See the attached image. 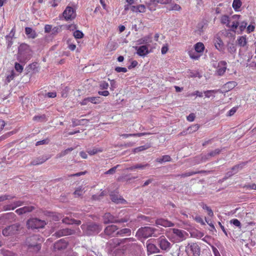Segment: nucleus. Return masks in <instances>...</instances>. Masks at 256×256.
Instances as JSON below:
<instances>
[{
    "instance_id": "f257e3e1",
    "label": "nucleus",
    "mask_w": 256,
    "mask_h": 256,
    "mask_svg": "<svg viewBox=\"0 0 256 256\" xmlns=\"http://www.w3.org/2000/svg\"><path fill=\"white\" fill-rule=\"evenodd\" d=\"M81 228L85 234L90 236L98 233L102 229V226L96 223L91 222L82 225Z\"/></svg>"
},
{
    "instance_id": "f03ea898",
    "label": "nucleus",
    "mask_w": 256,
    "mask_h": 256,
    "mask_svg": "<svg viewBox=\"0 0 256 256\" xmlns=\"http://www.w3.org/2000/svg\"><path fill=\"white\" fill-rule=\"evenodd\" d=\"M46 224L44 220L37 218H32L27 220L26 226L28 229L35 230L44 228Z\"/></svg>"
},
{
    "instance_id": "7ed1b4c3",
    "label": "nucleus",
    "mask_w": 256,
    "mask_h": 256,
    "mask_svg": "<svg viewBox=\"0 0 256 256\" xmlns=\"http://www.w3.org/2000/svg\"><path fill=\"white\" fill-rule=\"evenodd\" d=\"M31 50L30 46L26 44H22L18 47V57L24 60H28L30 58Z\"/></svg>"
},
{
    "instance_id": "20e7f679",
    "label": "nucleus",
    "mask_w": 256,
    "mask_h": 256,
    "mask_svg": "<svg viewBox=\"0 0 256 256\" xmlns=\"http://www.w3.org/2000/svg\"><path fill=\"white\" fill-rule=\"evenodd\" d=\"M154 228L150 227L142 228L138 229L136 236L138 238H147L154 236Z\"/></svg>"
},
{
    "instance_id": "39448f33",
    "label": "nucleus",
    "mask_w": 256,
    "mask_h": 256,
    "mask_svg": "<svg viewBox=\"0 0 256 256\" xmlns=\"http://www.w3.org/2000/svg\"><path fill=\"white\" fill-rule=\"evenodd\" d=\"M20 226V224H15L8 226L3 230L2 234L6 236L16 234L19 230Z\"/></svg>"
},
{
    "instance_id": "423d86ee",
    "label": "nucleus",
    "mask_w": 256,
    "mask_h": 256,
    "mask_svg": "<svg viewBox=\"0 0 256 256\" xmlns=\"http://www.w3.org/2000/svg\"><path fill=\"white\" fill-rule=\"evenodd\" d=\"M103 220L104 222L106 224L114 222H127V219L124 218L118 220L110 213L105 214L103 216Z\"/></svg>"
},
{
    "instance_id": "0eeeda50",
    "label": "nucleus",
    "mask_w": 256,
    "mask_h": 256,
    "mask_svg": "<svg viewBox=\"0 0 256 256\" xmlns=\"http://www.w3.org/2000/svg\"><path fill=\"white\" fill-rule=\"evenodd\" d=\"M62 15L66 20H72L76 18V12L72 8L67 6L63 12Z\"/></svg>"
},
{
    "instance_id": "6e6552de",
    "label": "nucleus",
    "mask_w": 256,
    "mask_h": 256,
    "mask_svg": "<svg viewBox=\"0 0 256 256\" xmlns=\"http://www.w3.org/2000/svg\"><path fill=\"white\" fill-rule=\"evenodd\" d=\"M117 230V226L115 225H110L107 226L104 230V234L106 236L104 238L108 239L110 236L118 235V234H116Z\"/></svg>"
},
{
    "instance_id": "1a4fd4ad",
    "label": "nucleus",
    "mask_w": 256,
    "mask_h": 256,
    "mask_svg": "<svg viewBox=\"0 0 256 256\" xmlns=\"http://www.w3.org/2000/svg\"><path fill=\"white\" fill-rule=\"evenodd\" d=\"M170 2V0H150L147 4V6L150 10L154 11L156 10L158 4H168Z\"/></svg>"
},
{
    "instance_id": "9d476101",
    "label": "nucleus",
    "mask_w": 256,
    "mask_h": 256,
    "mask_svg": "<svg viewBox=\"0 0 256 256\" xmlns=\"http://www.w3.org/2000/svg\"><path fill=\"white\" fill-rule=\"evenodd\" d=\"M240 18V15L234 14L230 18V22L228 28H230L232 31L235 32L240 24L239 20Z\"/></svg>"
},
{
    "instance_id": "9b49d317",
    "label": "nucleus",
    "mask_w": 256,
    "mask_h": 256,
    "mask_svg": "<svg viewBox=\"0 0 256 256\" xmlns=\"http://www.w3.org/2000/svg\"><path fill=\"white\" fill-rule=\"evenodd\" d=\"M24 204V202L20 200L14 201L12 202L4 205L3 206V210H14L17 207L22 206Z\"/></svg>"
},
{
    "instance_id": "f8f14e48",
    "label": "nucleus",
    "mask_w": 256,
    "mask_h": 256,
    "mask_svg": "<svg viewBox=\"0 0 256 256\" xmlns=\"http://www.w3.org/2000/svg\"><path fill=\"white\" fill-rule=\"evenodd\" d=\"M136 54L140 56H145L150 52L148 50V45H143L139 47H136Z\"/></svg>"
},
{
    "instance_id": "ddd939ff",
    "label": "nucleus",
    "mask_w": 256,
    "mask_h": 256,
    "mask_svg": "<svg viewBox=\"0 0 256 256\" xmlns=\"http://www.w3.org/2000/svg\"><path fill=\"white\" fill-rule=\"evenodd\" d=\"M75 232V231L73 230L64 228L56 232L55 234L56 235V237L60 238L63 236L72 235L74 234Z\"/></svg>"
},
{
    "instance_id": "4468645a",
    "label": "nucleus",
    "mask_w": 256,
    "mask_h": 256,
    "mask_svg": "<svg viewBox=\"0 0 256 256\" xmlns=\"http://www.w3.org/2000/svg\"><path fill=\"white\" fill-rule=\"evenodd\" d=\"M156 224L157 226H162L164 227H171L174 226V223L168 220L159 218L156 220Z\"/></svg>"
},
{
    "instance_id": "2eb2a0df",
    "label": "nucleus",
    "mask_w": 256,
    "mask_h": 256,
    "mask_svg": "<svg viewBox=\"0 0 256 256\" xmlns=\"http://www.w3.org/2000/svg\"><path fill=\"white\" fill-rule=\"evenodd\" d=\"M34 209L35 208L33 206H26L17 209L16 210V212L19 215H21L27 212H30Z\"/></svg>"
},
{
    "instance_id": "dca6fc26",
    "label": "nucleus",
    "mask_w": 256,
    "mask_h": 256,
    "mask_svg": "<svg viewBox=\"0 0 256 256\" xmlns=\"http://www.w3.org/2000/svg\"><path fill=\"white\" fill-rule=\"evenodd\" d=\"M226 62L224 61H220L218 62V68L216 72L218 75L222 76L226 72Z\"/></svg>"
},
{
    "instance_id": "f3484780",
    "label": "nucleus",
    "mask_w": 256,
    "mask_h": 256,
    "mask_svg": "<svg viewBox=\"0 0 256 256\" xmlns=\"http://www.w3.org/2000/svg\"><path fill=\"white\" fill-rule=\"evenodd\" d=\"M15 30L13 28L10 32L8 35L6 36L8 48H10L13 44V38L15 34Z\"/></svg>"
},
{
    "instance_id": "a211bd4d",
    "label": "nucleus",
    "mask_w": 256,
    "mask_h": 256,
    "mask_svg": "<svg viewBox=\"0 0 256 256\" xmlns=\"http://www.w3.org/2000/svg\"><path fill=\"white\" fill-rule=\"evenodd\" d=\"M68 246L66 241H56L54 246V248L56 250H62L65 249Z\"/></svg>"
},
{
    "instance_id": "6ab92c4d",
    "label": "nucleus",
    "mask_w": 256,
    "mask_h": 256,
    "mask_svg": "<svg viewBox=\"0 0 256 256\" xmlns=\"http://www.w3.org/2000/svg\"><path fill=\"white\" fill-rule=\"evenodd\" d=\"M63 223L67 224H73L80 225L81 224V221L80 220H76L74 218H70L68 217L64 218L62 220Z\"/></svg>"
},
{
    "instance_id": "aec40b11",
    "label": "nucleus",
    "mask_w": 256,
    "mask_h": 256,
    "mask_svg": "<svg viewBox=\"0 0 256 256\" xmlns=\"http://www.w3.org/2000/svg\"><path fill=\"white\" fill-rule=\"evenodd\" d=\"M152 42V37L151 35L149 34L148 36H146L138 40V43L139 44H146V45H148V43Z\"/></svg>"
},
{
    "instance_id": "412c9836",
    "label": "nucleus",
    "mask_w": 256,
    "mask_h": 256,
    "mask_svg": "<svg viewBox=\"0 0 256 256\" xmlns=\"http://www.w3.org/2000/svg\"><path fill=\"white\" fill-rule=\"evenodd\" d=\"M25 32L28 38H34L37 36V34L36 31L30 28H26Z\"/></svg>"
},
{
    "instance_id": "4be33fe9",
    "label": "nucleus",
    "mask_w": 256,
    "mask_h": 256,
    "mask_svg": "<svg viewBox=\"0 0 256 256\" xmlns=\"http://www.w3.org/2000/svg\"><path fill=\"white\" fill-rule=\"evenodd\" d=\"M192 252L194 256H199L200 254V248L196 243H193L190 246Z\"/></svg>"
},
{
    "instance_id": "5701e85b",
    "label": "nucleus",
    "mask_w": 256,
    "mask_h": 256,
    "mask_svg": "<svg viewBox=\"0 0 256 256\" xmlns=\"http://www.w3.org/2000/svg\"><path fill=\"white\" fill-rule=\"evenodd\" d=\"M214 46L219 51H222L224 49V43L220 38H216L214 40Z\"/></svg>"
},
{
    "instance_id": "b1692460",
    "label": "nucleus",
    "mask_w": 256,
    "mask_h": 256,
    "mask_svg": "<svg viewBox=\"0 0 256 256\" xmlns=\"http://www.w3.org/2000/svg\"><path fill=\"white\" fill-rule=\"evenodd\" d=\"M149 166V164H136L134 166H132L128 168L126 170H134V169H140V170H144L146 168Z\"/></svg>"
},
{
    "instance_id": "393cba45",
    "label": "nucleus",
    "mask_w": 256,
    "mask_h": 256,
    "mask_svg": "<svg viewBox=\"0 0 256 256\" xmlns=\"http://www.w3.org/2000/svg\"><path fill=\"white\" fill-rule=\"evenodd\" d=\"M110 198L112 202L116 204H124L126 202L124 199L116 195H110Z\"/></svg>"
},
{
    "instance_id": "a878e982",
    "label": "nucleus",
    "mask_w": 256,
    "mask_h": 256,
    "mask_svg": "<svg viewBox=\"0 0 256 256\" xmlns=\"http://www.w3.org/2000/svg\"><path fill=\"white\" fill-rule=\"evenodd\" d=\"M48 158L45 157H42L38 158L36 160H34L31 162L30 164L33 166L38 165L40 164H42L44 162H46Z\"/></svg>"
},
{
    "instance_id": "bb28decb",
    "label": "nucleus",
    "mask_w": 256,
    "mask_h": 256,
    "mask_svg": "<svg viewBox=\"0 0 256 256\" xmlns=\"http://www.w3.org/2000/svg\"><path fill=\"white\" fill-rule=\"evenodd\" d=\"M160 248L163 250H168L170 248V244L168 241H158Z\"/></svg>"
},
{
    "instance_id": "cd10ccee",
    "label": "nucleus",
    "mask_w": 256,
    "mask_h": 256,
    "mask_svg": "<svg viewBox=\"0 0 256 256\" xmlns=\"http://www.w3.org/2000/svg\"><path fill=\"white\" fill-rule=\"evenodd\" d=\"M147 250L148 252L151 254L158 252V248L154 244H147Z\"/></svg>"
},
{
    "instance_id": "c85d7f7f",
    "label": "nucleus",
    "mask_w": 256,
    "mask_h": 256,
    "mask_svg": "<svg viewBox=\"0 0 256 256\" xmlns=\"http://www.w3.org/2000/svg\"><path fill=\"white\" fill-rule=\"evenodd\" d=\"M194 49L196 52H202L204 49V44L202 42H198L194 46Z\"/></svg>"
},
{
    "instance_id": "c756f323",
    "label": "nucleus",
    "mask_w": 256,
    "mask_h": 256,
    "mask_svg": "<svg viewBox=\"0 0 256 256\" xmlns=\"http://www.w3.org/2000/svg\"><path fill=\"white\" fill-rule=\"evenodd\" d=\"M236 85L237 84L236 82L231 81L226 82L224 84V88L226 90H230L234 88Z\"/></svg>"
},
{
    "instance_id": "7c9ffc66",
    "label": "nucleus",
    "mask_w": 256,
    "mask_h": 256,
    "mask_svg": "<svg viewBox=\"0 0 256 256\" xmlns=\"http://www.w3.org/2000/svg\"><path fill=\"white\" fill-rule=\"evenodd\" d=\"M220 22L224 24H226L227 27L230 25V18L226 15L222 16L220 18Z\"/></svg>"
},
{
    "instance_id": "2f4dec72",
    "label": "nucleus",
    "mask_w": 256,
    "mask_h": 256,
    "mask_svg": "<svg viewBox=\"0 0 256 256\" xmlns=\"http://www.w3.org/2000/svg\"><path fill=\"white\" fill-rule=\"evenodd\" d=\"M171 158L168 155L163 156L162 158H158L156 160V162L159 163H162L164 162H167L171 161Z\"/></svg>"
},
{
    "instance_id": "473e14b6",
    "label": "nucleus",
    "mask_w": 256,
    "mask_h": 256,
    "mask_svg": "<svg viewBox=\"0 0 256 256\" xmlns=\"http://www.w3.org/2000/svg\"><path fill=\"white\" fill-rule=\"evenodd\" d=\"M242 5V2L240 0H234L232 4L233 8L236 11L238 10Z\"/></svg>"
},
{
    "instance_id": "72a5a7b5",
    "label": "nucleus",
    "mask_w": 256,
    "mask_h": 256,
    "mask_svg": "<svg viewBox=\"0 0 256 256\" xmlns=\"http://www.w3.org/2000/svg\"><path fill=\"white\" fill-rule=\"evenodd\" d=\"M148 133L142 132V133H138V134H122L120 135L121 136H122L124 138H127L129 136H142L146 134H148Z\"/></svg>"
},
{
    "instance_id": "f704fd0d",
    "label": "nucleus",
    "mask_w": 256,
    "mask_h": 256,
    "mask_svg": "<svg viewBox=\"0 0 256 256\" xmlns=\"http://www.w3.org/2000/svg\"><path fill=\"white\" fill-rule=\"evenodd\" d=\"M188 55L190 57L194 60H198L200 58V55L198 54L196 52L190 50L188 52Z\"/></svg>"
},
{
    "instance_id": "c9c22d12",
    "label": "nucleus",
    "mask_w": 256,
    "mask_h": 256,
    "mask_svg": "<svg viewBox=\"0 0 256 256\" xmlns=\"http://www.w3.org/2000/svg\"><path fill=\"white\" fill-rule=\"evenodd\" d=\"M201 206L203 209L206 210L208 212V214L210 216L212 217L214 216L213 211L209 206L204 203L201 204Z\"/></svg>"
},
{
    "instance_id": "e433bc0d",
    "label": "nucleus",
    "mask_w": 256,
    "mask_h": 256,
    "mask_svg": "<svg viewBox=\"0 0 256 256\" xmlns=\"http://www.w3.org/2000/svg\"><path fill=\"white\" fill-rule=\"evenodd\" d=\"M218 90H209L204 92V94H205V96L206 98H210L211 96L214 97V94L216 93Z\"/></svg>"
},
{
    "instance_id": "4c0bfd02",
    "label": "nucleus",
    "mask_w": 256,
    "mask_h": 256,
    "mask_svg": "<svg viewBox=\"0 0 256 256\" xmlns=\"http://www.w3.org/2000/svg\"><path fill=\"white\" fill-rule=\"evenodd\" d=\"M14 197V196H12L7 194L0 195V202H3L6 200H12Z\"/></svg>"
},
{
    "instance_id": "58836bf2",
    "label": "nucleus",
    "mask_w": 256,
    "mask_h": 256,
    "mask_svg": "<svg viewBox=\"0 0 256 256\" xmlns=\"http://www.w3.org/2000/svg\"><path fill=\"white\" fill-rule=\"evenodd\" d=\"M102 152V148H94L92 150H88V152L90 155H94L98 152Z\"/></svg>"
},
{
    "instance_id": "ea45409f",
    "label": "nucleus",
    "mask_w": 256,
    "mask_h": 256,
    "mask_svg": "<svg viewBox=\"0 0 256 256\" xmlns=\"http://www.w3.org/2000/svg\"><path fill=\"white\" fill-rule=\"evenodd\" d=\"M228 51L232 54L236 52V47L233 44H228L227 46Z\"/></svg>"
},
{
    "instance_id": "a19ab883",
    "label": "nucleus",
    "mask_w": 256,
    "mask_h": 256,
    "mask_svg": "<svg viewBox=\"0 0 256 256\" xmlns=\"http://www.w3.org/2000/svg\"><path fill=\"white\" fill-rule=\"evenodd\" d=\"M238 42L240 46H244L246 44V37L242 36L238 39Z\"/></svg>"
},
{
    "instance_id": "79ce46f5",
    "label": "nucleus",
    "mask_w": 256,
    "mask_h": 256,
    "mask_svg": "<svg viewBox=\"0 0 256 256\" xmlns=\"http://www.w3.org/2000/svg\"><path fill=\"white\" fill-rule=\"evenodd\" d=\"M130 229L125 228L119 231H118L116 234H118V235L124 236V234L129 235V234L130 233Z\"/></svg>"
},
{
    "instance_id": "37998d69",
    "label": "nucleus",
    "mask_w": 256,
    "mask_h": 256,
    "mask_svg": "<svg viewBox=\"0 0 256 256\" xmlns=\"http://www.w3.org/2000/svg\"><path fill=\"white\" fill-rule=\"evenodd\" d=\"M72 150H73V148H68L62 151L60 154H58L57 155V158H60V157L64 156H66V154H67L70 152L72 151Z\"/></svg>"
},
{
    "instance_id": "c03bdc74",
    "label": "nucleus",
    "mask_w": 256,
    "mask_h": 256,
    "mask_svg": "<svg viewBox=\"0 0 256 256\" xmlns=\"http://www.w3.org/2000/svg\"><path fill=\"white\" fill-rule=\"evenodd\" d=\"M168 8L169 10H180L181 7L178 4H174L170 6Z\"/></svg>"
},
{
    "instance_id": "a18cd8bd",
    "label": "nucleus",
    "mask_w": 256,
    "mask_h": 256,
    "mask_svg": "<svg viewBox=\"0 0 256 256\" xmlns=\"http://www.w3.org/2000/svg\"><path fill=\"white\" fill-rule=\"evenodd\" d=\"M242 167H243L242 164L236 165L232 168L231 170L236 174L238 172H239L240 170H242Z\"/></svg>"
},
{
    "instance_id": "49530a36",
    "label": "nucleus",
    "mask_w": 256,
    "mask_h": 256,
    "mask_svg": "<svg viewBox=\"0 0 256 256\" xmlns=\"http://www.w3.org/2000/svg\"><path fill=\"white\" fill-rule=\"evenodd\" d=\"M73 34L76 38H82L84 36L83 33L78 30L74 31Z\"/></svg>"
},
{
    "instance_id": "de8ad7c7",
    "label": "nucleus",
    "mask_w": 256,
    "mask_h": 256,
    "mask_svg": "<svg viewBox=\"0 0 256 256\" xmlns=\"http://www.w3.org/2000/svg\"><path fill=\"white\" fill-rule=\"evenodd\" d=\"M173 233L176 234V236H178L180 238L183 237V232H184L182 230H180L178 229H173L172 230Z\"/></svg>"
},
{
    "instance_id": "09e8293b",
    "label": "nucleus",
    "mask_w": 256,
    "mask_h": 256,
    "mask_svg": "<svg viewBox=\"0 0 256 256\" xmlns=\"http://www.w3.org/2000/svg\"><path fill=\"white\" fill-rule=\"evenodd\" d=\"M230 223L231 224H233L234 226H236L238 228H241V224L240 222L238 219H232L230 220Z\"/></svg>"
},
{
    "instance_id": "8fccbe9b",
    "label": "nucleus",
    "mask_w": 256,
    "mask_h": 256,
    "mask_svg": "<svg viewBox=\"0 0 256 256\" xmlns=\"http://www.w3.org/2000/svg\"><path fill=\"white\" fill-rule=\"evenodd\" d=\"M150 218L149 217L146 216L144 215H140L138 216V222L146 221L150 222Z\"/></svg>"
},
{
    "instance_id": "3c124183",
    "label": "nucleus",
    "mask_w": 256,
    "mask_h": 256,
    "mask_svg": "<svg viewBox=\"0 0 256 256\" xmlns=\"http://www.w3.org/2000/svg\"><path fill=\"white\" fill-rule=\"evenodd\" d=\"M14 68L16 70L20 73H21L24 69L23 66L18 62L15 63Z\"/></svg>"
},
{
    "instance_id": "603ef678",
    "label": "nucleus",
    "mask_w": 256,
    "mask_h": 256,
    "mask_svg": "<svg viewBox=\"0 0 256 256\" xmlns=\"http://www.w3.org/2000/svg\"><path fill=\"white\" fill-rule=\"evenodd\" d=\"M109 84L108 82L105 81L101 82L100 84V86L102 90H106L108 88Z\"/></svg>"
},
{
    "instance_id": "864d4df0",
    "label": "nucleus",
    "mask_w": 256,
    "mask_h": 256,
    "mask_svg": "<svg viewBox=\"0 0 256 256\" xmlns=\"http://www.w3.org/2000/svg\"><path fill=\"white\" fill-rule=\"evenodd\" d=\"M118 166H119V165H117V166H116L111 168L109 170H108L106 172H105L104 174H114L116 172V168L118 167Z\"/></svg>"
},
{
    "instance_id": "5fc2aeb1",
    "label": "nucleus",
    "mask_w": 256,
    "mask_h": 256,
    "mask_svg": "<svg viewBox=\"0 0 256 256\" xmlns=\"http://www.w3.org/2000/svg\"><path fill=\"white\" fill-rule=\"evenodd\" d=\"M198 173V172H188L186 173L182 174L180 175L181 177H188L191 176H192L194 174H196Z\"/></svg>"
},
{
    "instance_id": "6e6d98bb",
    "label": "nucleus",
    "mask_w": 256,
    "mask_h": 256,
    "mask_svg": "<svg viewBox=\"0 0 256 256\" xmlns=\"http://www.w3.org/2000/svg\"><path fill=\"white\" fill-rule=\"evenodd\" d=\"M147 148L145 146H140L134 149L133 152L135 153L145 150Z\"/></svg>"
},
{
    "instance_id": "4d7b16f0",
    "label": "nucleus",
    "mask_w": 256,
    "mask_h": 256,
    "mask_svg": "<svg viewBox=\"0 0 256 256\" xmlns=\"http://www.w3.org/2000/svg\"><path fill=\"white\" fill-rule=\"evenodd\" d=\"M83 193V190L82 189V188H78L74 191V194L76 196H82Z\"/></svg>"
},
{
    "instance_id": "13d9d810",
    "label": "nucleus",
    "mask_w": 256,
    "mask_h": 256,
    "mask_svg": "<svg viewBox=\"0 0 256 256\" xmlns=\"http://www.w3.org/2000/svg\"><path fill=\"white\" fill-rule=\"evenodd\" d=\"M49 142V140L48 139H45L42 140L38 141L36 142V146H40L42 144H46Z\"/></svg>"
},
{
    "instance_id": "bf43d9fd",
    "label": "nucleus",
    "mask_w": 256,
    "mask_h": 256,
    "mask_svg": "<svg viewBox=\"0 0 256 256\" xmlns=\"http://www.w3.org/2000/svg\"><path fill=\"white\" fill-rule=\"evenodd\" d=\"M14 73L13 70L10 72V74L8 75L6 77V80L8 82H10L12 80L14 79Z\"/></svg>"
},
{
    "instance_id": "052dcab7",
    "label": "nucleus",
    "mask_w": 256,
    "mask_h": 256,
    "mask_svg": "<svg viewBox=\"0 0 256 256\" xmlns=\"http://www.w3.org/2000/svg\"><path fill=\"white\" fill-rule=\"evenodd\" d=\"M115 70L118 72H126L128 71L126 68L119 66L116 67L115 68Z\"/></svg>"
},
{
    "instance_id": "680f3d73",
    "label": "nucleus",
    "mask_w": 256,
    "mask_h": 256,
    "mask_svg": "<svg viewBox=\"0 0 256 256\" xmlns=\"http://www.w3.org/2000/svg\"><path fill=\"white\" fill-rule=\"evenodd\" d=\"M138 12H146V6L144 4L138 5Z\"/></svg>"
},
{
    "instance_id": "e2e57ef3",
    "label": "nucleus",
    "mask_w": 256,
    "mask_h": 256,
    "mask_svg": "<svg viewBox=\"0 0 256 256\" xmlns=\"http://www.w3.org/2000/svg\"><path fill=\"white\" fill-rule=\"evenodd\" d=\"M220 149L218 148V149L215 150L214 151L210 152L208 154V156H214L216 155L220 154Z\"/></svg>"
},
{
    "instance_id": "0e129e2a",
    "label": "nucleus",
    "mask_w": 256,
    "mask_h": 256,
    "mask_svg": "<svg viewBox=\"0 0 256 256\" xmlns=\"http://www.w3.org/2000/svg\"><path fill=\"white\" fill-rule=\"evenodd\" d=\"M88 100L89 102H92V104H97L98 103V98L96 97H88Z\"/></svg>"
},
{
    "instance_id": "69168bd1",
    "label": "nucleus",
    "mask_w": 256,
    "mask_h": 256,
    "mask_svg": "<svg viewBox=\"0 0 256 256\" xmlns=\"http://www.w3.org/2000/svg\"><path fill=\"white\" fill-rule=\"evenodd\" d=\"M195 95L198 96H199V97H202V92H200L198 90H196V91H195L194 92L188 94L189 96H194Z\"/></svg>"
},
{
    "instance_id": "338daca9",
    "label": "nucleus",
    "mask_w": 256,
    "mask_h": 256,
    "mask_svg": "<svg viewBox=\"0 0 256 256\" xmlns=\"http://www.w3.org/2000/svg\"><path fill=\"white\" fill-rule=\"evenodd\" d=\"M212 248L214 256H221L218 250L216 248L212 246Z\"/></svg>"
},
{
    "instance_id": "774afa93",
    "label": "nucleus",
    "mask_w": 256,
    "mask_h": 256,
    "mask_svg": "<svg viewBox=\"0 0 256 256\" xmlns=\"http://www.w3.org/2000/svg\"><path fill=\"white\" fill-rule=\"evenodd\" d=\"M239 25L240 30L242 31L247 26V23L246 22L244 21L240 22V24Z\"/></svg>"
}]
</instances>
